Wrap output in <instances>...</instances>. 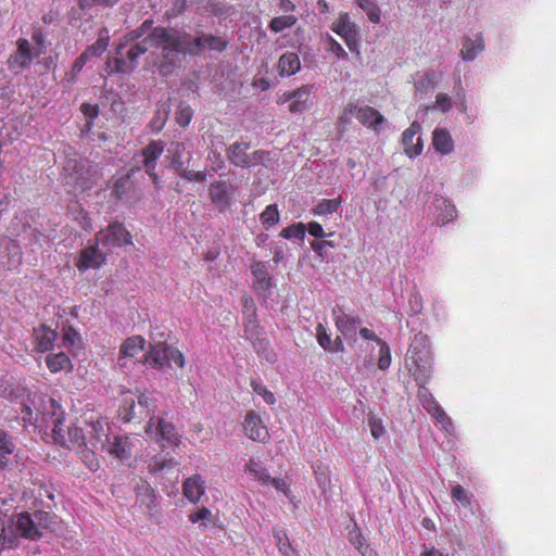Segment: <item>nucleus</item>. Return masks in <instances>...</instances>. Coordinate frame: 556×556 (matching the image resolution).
<instances>
[{"label": "nucleus", "mask_w": 556, "mask_h": 556, "mask_svg": "<svg viewBox=\"0 0 556 556\" xmlns=\"http://www.w3.org/2000/svg\"><path fill=\"white\" fill-rule=\"evenodd\" d=\"M149 40L161 49L157 70L163 77L169 76L180 65L179 54H189L191 35L174 27L156 26L149 33Z\"/></svg>", "instance_id": "1"}, {"label": "nucleus", "mask_w": 556, "mask_h": 556, "mask_svg": "<svg viewBox=\"0 0 556 556\" xmlns=\"http://www.w3.org/2000/svg\"><path fill=\"white\" fill-rule=\"evenodd\" d=\"M22 419L25 424L37 425L46 424L51 427L52 439L55 443L64 445L67 443L66 430L63 428L64 413L59 403L41 394L28 395L22 404Z\"/></svg>", "instance_id": "2"}, {"label": "nucleus", "mask_w": 556, "mask_h": 556, "mask_svg": "<svg viewBox=\"0 0 556 556\" xmlns=\"http://www.w3.org/2000/svg\"><path fill=\"white\" fill-rule=\"evenodd\" d=\"M426 325L414 331L412 343L406 352V365L416 382H429L432 376V348L429 337L424 333Z\"/></svg>", "instance_id": "3"}, {"label": "nucleus", "mask_w": 556, "mask_h": 556, "mask_svg": "<svg viewBox=\"0 0 556 556\" xmlns=\"http://www.w3.org/2000/svg\"><path fill=\"white\" fill-rule=\"evenodd\" d=\"M97 168L77 154L68 155L63 166L64 184L73 191L90 189L97 177Z\"/></svg>", "instance_id": "4"}, {"label": "nucleus", "mask_w": 556, "mask_h": 556, "mask_svg": "<svg viewBox=\"0 0 556 556\" xmlns=\"http://www.w3.org/2000/svg\"><path fill=\"white\" fill-rule=\"evenodd\" d=\"M427 383L428 382H417L419 387L417 391V399L434 421L440 425L441 430H443L446 435H455L456 429L454 421L448 417L447 413L444 412L443 407L433 396V393L430 392L429 388H427Z\"/></svg>", "instance_id": "5"}, {"label": "nucleus", "mask_w": 556, "mask_h": 556, "mask_svg": "<svg viewBox=\"0 0 556 556\" xmlns=\"http://www.w3.org/2000/svg\"><path fill=\"white\" fill-rule=\"evenodd\" d=\"M425 212L432 223L440 225V227L453 222L457 216L455 204L441 193H434L432 200L426 204Z\"/></svg>", "instance_id": "6"}, {"label": "nucleus", "mask_w": 556, "mask_h": 556, "mask_svg": "<svg viewBox=\"0 0 556 556\" xmlns=\"http://www.w3.org/2000/svg\"><path fill=\"white\" fill-rule=\"evenodd\" d=\"M406 313L408 316L407 326L412 331H416L421 324H427L422 317L424 299L416 283L413 285L412 290L408 293Z\"/></svg>", "instance_id": "7"}, {"label": "nucleus", "mask_w": 556, "mask_h": 556, "mask_svg": "<svg viewBox=\"0 0 556 556\" xmlns=\"http://www.w3.org/2000/svg\"><path fill=\"white\" fill-rule=\"evenodd\" d=\"M402 144L407 156L415 157L424 151V138L419 122L410 123L402 134Z\"/></svg>", "instance_id": "8"}, {"label": "nucleus", "mask_w": 556, "mask_h": 556, "mask_svg": "<svg viewBox=\"0 0 556 556\" xmlns=\"http://www.w3.org/2000/svg\"><path fill=\"white\" fill-rule=\"evenodd\" d=\"M131 236L119 223H113L108 226L106 230L98 233L97 239L103 245H116L121 247L124 244H130Z\"/></svg>", "instance_id": "9"}, {"label": "nucleus", "mask_w": 556, "mask_h": 556, "mask_svg": "<svg viewBox=\"0 0 556 556\" xmlns=\"http://www.w3.org/2000/svg\"><path fill=\"white\" fill-rule=\"evenodd\" d=\"M243 430L245 435L256 442H266L269 433L263 424L260 415L254 410H249L244 417Z\"/></svg>", "instance_id": "10"}, {"label": "nucleus", "mask_w": 556, "mask_h": 556, "mask_svg": "<svg viewBox=\"0 0 556 556\" xmlns=\"http://www.w3.org/2000/svg\"><path fill=\"white\" fill-rule=\"evenodd\" d=\"M191 48L189 50L190 55H197L203 52L206 48L210 50L222 52L227 48V41L222 37L202 34L199 37L193 38L191 36Z\"/></svg>", "instance_id": "11"}, {"label": "nucleus", "mask_w": 556, "mask_h": 556, "mask_svg": "<svg viewBox=\"0 0 556 556\" xmlns=\"http://www.w3.org/2000/svg\"><path fill=\"white\" fill-rule=\"evenodd\" d=\"M210 199L219 211H224L230 205L233 195V188L225 180H218L211 184L208 188Z\"/></svg>", "instance_id": "12"}, {"label": "nucleus", "mask_w": 556, "mask_h": 556, "mask_svg": "<svg viewBox=\"0 0 556 556\" xmlns=\"http://www.w3.org/2000/svg\"><path fill=\"white\" fill-rule=\"evenodd\" d=\"M168 159L170 160V166L176 173L180 174L185 168L189 166L191 160V153L185 142H172L167 149Z\"/></svg>", "instance_id": "13"}, {"label": "nucleus", "mask_w": 556, "mask_h": 556, "mask_svg": "<svg viewBox=\"0 0 556 556\" xmlns=\"http://www.w3.org/2000/svg\"><path fill=\"white\" fill-rule=\"evenodd\" d=\"M18 530L13 517L0 515V545L1 547L15 548L18 546Z\"/></svg>", "instance_id": "14"}, {"label": "nucleus", "mask_w": 556, "mask_h": 556, "mask_svg": "<svg viewBox=\"0 0 556 556\" xmlns=\"http://www.w3.org/2000/svg\"><path fill=\"white\" fill-rule=\"evenodd\" d=\"M332 30L341 36L350 49L356 45L357 27L350 21L348 13H341L339 18L333 23Z\"/></svg>", "instance_id": "15"}, {"label": "nucleus", "mask_w": 556, "mask_h": 556, "mask_svg": "<svg viewBox=\"0 0 556 556\" xmlns=\"http://www.w3.org/2000/svg\"><path fill=\"white\" fill-rule=\"evenodd\" d=\"M16 529L22 538L38 540L42 536V531L38 529L36 519L28 513L16 516Z\"/></svg>", "instance_id": "16"}, {"label": "nucleus", "mask_w": 556, "mask_h": 556, "mask_svg": "<svg viewBox=\"0 0 556 556\" xmlns=\"http://www.w3.org/2000/svg\"><path fill=\"white\" fill-rule=\"evenodd\" d=\"M86 438L88 446H91L96 450L103 451L106 448L109 443L108 433L100 420L88 425Z\"/></svg>", "instance_id": "17"}, {"label": "nucleus", "mask_w": 556, "mask_h": 556, "mask_svg": "<svg viewBox=\"0 0 556 556\" xmlns=\"http://www.w3.org/2000/svg\"><path fill=\"white\" fill-rule=\"evenodd\" d=\"M146 340L141 336L127 338L119 348L118 365L126 366V358L135 357L144 350Z\"/></svg>", "instance_id": "18"}, {"label": "nucleus", "mask_w": 556, "mask_h": 556, "mask_svg": "<svg viewBox=\"0 0 556 556\" xmlns=\"http://www.w3.org/2000/svg\"><path fill=\"white\" fill-rule=\"evenodd\" d=\"M482 50H484V37L482 33H477L473 38H464L460 58H463L464 61H473Z\"/></svg>", "instance_id": "19"}, {"label": "nucleus", "mask_w": 556, "mask_h": 556, "mask_svg": "<svg viewBox=\"0 0 556 556\" xmlns=\"http://www.w3.org/2000/svg\"><path fill=\"white\" fill-rule=\"evenodd\" d=\"M432 144L434 151L440 154H451L455 149V142L447 128H434L432 131Z\"/></svg>", "instance_id": "20"}, {"label": "nucleus", "mask_w": 556, "mask_h": 556, "mask_svg": "<svg viewBox=\"0 0 556 556\" xmlns=\"http://www.w3.org/2000/svg\"><path fill=\"white\" fill-rule=\"evenodd\" d=\"M164 151V143L161 140L150 142L142 151L144 157L143 163L147 173L156 180L157 176L153 173L155 168V161Z\"/></svg>", "instance_id": "21"}, {"label": "nucleus", "mask_w": 556, "mask_h": 556, "mask_svg": "<svg viewBox=\"0 0 556 556\" xmlns=\"http://www.w3.org/2000/svg\"><path fill=\"white\" fill-rule=\"evenodd\" d=\"M250 149V144L248 142H236L231 144L228 149V157L230 162L240 167H251L253 166V161L251 156L247 153Z\"/></svg>", "instance_id": "22"}, {"label": "nucleus", "mask_w": 556, "mask_h": 556, "mask_svg": "<svg viewBox=\"0 0 556 556\" xmlns=\"http://www.w3.org/2000/svg\"><path fill=\"white\" fill-rule=\"evenodd\" d=\"M313 86H302L294 91H292L291 94L288 96V99L291 100V103L289 105V110L292 113H301L307 110L308 108V99L312 93Z\"/></svg>", "instance_id": "23"}, {"label": "nucleus", "mask_w": 556, "mask_h": 556, "mask_svg": "<svg viewBox=\"0 0 556 556\" xmlns=\"http://www.w3.org/2000/svg\"><path fill=\"white\" fill-rule=\"evenodd\" d=\"M182 490L190 502L197 503L204 494L205 482L200 475H194L185 480Z\"/></svg>", "instance_id": "24"}, {"label": "nucleus", "mask_w": 556, "mask_h": 556, "mask_svg": "<svg viewBox=\"0 0 556 556\" xmlns=\"http://www.w3.org/2000/svg\"><path fill=\"white\" fill-rule=\"evenodd\" d=\"M251 269L255 277L254 289L257 292L266 293L271 288V278L267 271L266 265L262 262H255Z\"/></svg>", "instance_id": "25"}, {"label": "nucleus", "mask_w": 556, "mask_h": 556, "mask_svg": "<svg viewBox=\"0 0 556 556\" xmlns=\"http://www.w3.org/2000/svg\"><path fill=\"white\" fill-rule=\"evenodd\" d=\"M333 314L336 315L337 328L341 333L344 337H353L356 332L357 325L361 324V320L358 318L351 317L343 312L338 314L336 309H333Z\"/></svg>", "instance_id": "26"}, {"label": "nucleus", "mask_w": 556, "mask_h": 556, "mask_svg": "<svg viewBox=\"0 0 556 556\" xmlns=\"http://www.w3.org/2000/svg\"><path fill=\"white\" fill-rule=\"evenodd\" d=\"M167 349L168 344L164 342L151 345L146 355V362L155 367H163L164 365H167Z\"/></svg>", "instance_id": "27"}, {"label": "nucleus", "mask_w": 556, "mask_h": 556, "mask_svg": "<svg viewBox=\"0 0 556 556\" xmlns=\"http://www.w3.org/2000/svg\"><path fill=\"white\" fill-rule=\"evenodd\" d=\"M34 337L36 341V350L39 352H46L52 348L58 334L54 330L42 326L35 330Z\"/></svg>", "instance_id": "28"}, {"label": "nucleus", "mask_w": 556, "mask_h": 556, "mask_svg": "<svg viewBox=\"0 0 556 556\" xmlns=\"http://www.w3.org/2000/svg\"><path fill=\"white\" fill-rule=\"evenodd\" d=\"M356 117L363 125L374 128L375 130H377V126L382 122L381 114L368 105L357 109Z\"/></svg>", "instance_id": "29"}, {"label": "nucleus", "mask_w": 556, "mask_h": 556, "mask_svg": "<svg viewBox=\"0 0 556 556\" xmlns=\"http://www.w3.org/2000/svg\"><path fill=\"white\" fill-rule=\"evenodd\" d=\"M138 501L147 508L152 509L156 506V496L154 490L146 480H140L136 486Z\"/></svg>", "instance_id": "30"}, {"label": "nucleus", "mask_w": 556, "mask_h": 556, "mask_svg": "<svg viewBox=\"0 0 556 556\" xmlns=\"http://www.w3.org/2000/svg\"><path fill=\"white\" fill-rule=\"evenodd\" d=\"M278 67L281 75L290 76L295 74L301 67L298 54L292 52L282 54L279 59Z\"/></svg>", "instance_id": "31"}, {"label": "nucleus", "mask_w": 556, "mask_h": 556, "mask_svg": "<svg viewBox=\"0 0 556 556\" xmlns=\"http://www.w3.org/2000/svg\"><path fill=\"white\" fill-rule=\"evenodd\" d=\"M156 434L160 435L162 440L175 445H178L180 442L175 426L172 422L164 420L163 418L157 420Z\"/></svg>", "instance_id": "32"}, {"label": "nucleus", "mask_w": 556, "mask_h": 556, "mask_svg": "<svg viewBox=\"0 0 556 556\" xmlns=\"http://www.w3.org/2000/svg\"><path fill=\"white\" fill-rule=\"evenodd\" d=\"M134 187V182L130 180V175L126 174L115 180L112 194L117 200H127L128 194Z\"/></svg>", "instance_id": "33"}, {"label": "nucleus", "mask_w": 556, "mask_h": 556, "mask_svg": "<svg viewBox=\"0 0 556 556\" xmlns=\"http://www.w3.org/2000/svg\"><path fill=\"white\" fill-rule=\"evenodd\" d=\"M153 28L154 26L152 20L144 21L138 28L126 34V36L124 37L125 43L118 46L117 53H121V50L125 47V45L130 43L132 41H137L140 38H144L146 36H148V34L151 33V29Z\"/></svg>", "instance_id": "34"}, {"label": "nucleus", "mask_w": 556, "mask_h": 556, "mask_svg": "<svg viewBox=\"0 0 556 556\" xmlns=\"http://www.w3.org/2000/svg\"><path fill=\"white\" fill-rule=\"evenodd\" d=\"M451 496L452 501L457 504V506L469 507V509H471L473 494L466 491L465 486L459 485V483L452 485Z\"/></svg>", "instance_id": "35"}, {"label": "nucleus", "mask_w": 556, "mask_h": 556, "mask_svg": "<svg viewBox=\"0 0 556 556\" xmlns=\"http://www.w3.org/2000/svg\"><path fill=\"white\" fill-rule=\"evenodd\" d=\"M256 328H257V326H256V320H255V314L252 313L251 315H249L247 317V319L244 321V334H245V338L253 343L254 349L258 351V346L263 348L264 342H263V340L258 339Z\"/></svg>", "instance_id": "36"}, {"label": "nucleus", "mask_w": 556, "mask_h": 556, "mask_svg": "<svg viewBox=\"0 0 556 556\" xmlns=\"http://www.w3.org/2000/svg\"><path fill=\"white\" fill-rule=\"evenodd\" d=\"M65 435L67 443L63 446L67 448L83 447L87 443L86 434L77 427H67Z\"/></svg>", "instance_id": "37"}, {"label": "nucleus", "mask_w": 556, "mask_h": 556, "mask_svg": "<svg viewBox=\"0 0 556 556\" xmlns=\"http://www.w3.org/2000/svg\"><path fill=\"white\" fill-rule=\"evenodd\" d=\"M106 450L110 454H113L121 459H125L130 456L127 439L115 437L114 442L108 443Z\"/></svg>", "instance_id": "38"}, {"label": "nucleus", "mask_w": 556, "mask_h": 556, "mask_svg": "<svg viewBox=\"0 0 556 556\" xmlns=\"http://www.w3.org/2000/svg\"><path fill=\"white\" fill-rule=\"evenodd\" d=\"M438 84V75L435 72H428L422 75L419 80L415 81V91L419 94H426L429 90L434 89Z\"/></svg>", "instance_id": "39"}, {"label": "nucleus", "mask_w": 556, "mask_h": 556, "mask_svg": "<svg viewBox=\"0 0 556 556\" xmlns=\"http://www.w3.org/2000/svg\"><path fill=\"white\" fill-rule=\"evenodd\" d=\"M100 257L101 254H99L96 249H85L80 254L78 268L85 270L89 267H98L101 263L99 261Z\"/></svg>", "instance_id": "40"}, {"label": "nucleus", "mask_w": 556, "mask_h": 556, "mask_svg": "<svg viewBox=\"0 0 556 556\" xmlns=\"http://www.w3.org/2000/svg\"><path fill=\"white\" fill-rule=\"evenodd\" d=\"M245 470L254 476L262 484L268 485L271 481V477L266 470V468L262 467L260 463L250 459L245 466Z\"/></svg>", "instance_id": "41"}, {"label": "nucleus", "mask_w": 556, "mask_h": 556, "mask_svg": "<svg viewBox=\"0 0 556 556\" xmlns=\"http://www.w3.org/2000/svg\"><path fill=\"white\" fill-rule=\"evenodd\" d=\"M109 45V36L108 31L103 29L98 38V40L89 46L83 53L87 54V58L90 59L92 56L101 55L108 48Z\"/></svg>", "instance_id": "42"}, {"label": "nucleus", "mask_w": 556, "mask_h": 556, "mask_svg": "<svg viewBox=\"0 0 556 556\" xmlns=\"http://www.w3.org/2000/svg\"><path fill=\"white\" fill-rule=\"evenodd\" d=\"M47 366L52 372L65 369L70 365V358L63 352L48 355L46 359Z\"/></svg>", "instance_id": "43"}, {"label": "nucleus", "mask_w": 556, "mask_h": 556, "mask_svg": "<svg viewBox=\"0 0 556 556\" xmlns=\"http://www.w3.org/2000/svg\"><path fill=\"white\" fill-rule=\"evenodd\" d=\"M314 475L318 486L323 490V493L326 494L331 484L328 467L321 464L316 465L314 467Z\"/></svg>", "instance_id": "44"}, {"label": "nucleus", "mask_w": 556, "mask_h": 556, "mask_svg": "<svg viewBox=\"0 0 556 556\" xmlns=\"http://www.w3.org/2000/svg\"><path fill=\"white\" fill-rule=\"evenodd\" d=\"M298 18L294 15H282L274 17L269 23V28L274 33H280L286 28L292 27Z\"/></svg>", "instance_id": "45"}, {"label": "nucleus", "mask_w": 556, "mask_h": 556, "mask_svg": "<svg viewBox=\"0 0 556 556\" xmlns=\"http://www.w3.org/2000/svg\"><path fill=\"white\" fill-rule=\"evenodd\" d=\"M100 450H96V448H92L91 446H88V444L86 443V445H83V450L80 451V454H81V459L83 462L85 463V465L90 469V470H98L99 469V462L96 457V454L99 452Z\"/></svg>", "instance_id": "46"}, {"label": "nucleus", "mask_w": 556, "mask_h": 556, "mask_svg": "<svg viewBox=\"0 0 556 556\" xmlns=\"http://www.w3.org/2000/svg\"><path fill=\"white\" fill-rule=\"evenodd\" d=\"M431 316L437 323H444L447 318V308L441 298H432L431 300Z\"/></svg>", "instance_id": "47"}, {"label": "nucleus", "mask_w": 556, "mask_h": 556, "mask_svg": "<svg viewBox=\"0 0 556 556\" xmlns=\"http://www.w3.org/2000/svg\"><path fill=\"white\" fill-rule=\"evenodd\" d=\"M341 204L340 199H324L313 210L315 215L331 214L338 210Z\"/></svg>", "instance_id": "48"}, {"label": "nucleus", "mask_w": 556, "mask_h": 556, "mask_svg": "<svg viewBox=\"0 0 556 556\" xmlns=\"http://www.w3.org/2000/svg\"><path fill=\"white\" fill-rule=\"evenodd\" d=\"M357 3L372 23L380 21V9L374 0H357Z\"/></svg>", "instance_id": "49"}, {"label": "nucleus", "mask_w": 556, "mask_h": 556, "mask_svg": "<svg viewBox=\"0 0 556 556\" xmlns=\"http://www.w3.org/2000/svg\"><path fill=\"white\" fill-rule=\"evenodd\" d=\"M16 53H18V58H22V61L20 63V70L27 67L30 64L31 60H33V56H31V53H30V46H29L28 40L20 39L17 41V51H16Z\"/></svg>", "instance_id": "50"}, {"label": "nucleus", "mask_w": 556, "mask_h": 556, "mask_svg": "<svg viewBox=\"0 0 556 556\" xmlns=\"http://www.w3.org/2000/svg\"><path fill=\"white\" fill-rule=\"evenodd\" d=\"M34 517L36 519L39 530H41V529H48L51 531L54 530V527H53L55 525L54 517L52 515H50L49 513L42 511V510H37L34 513Z\"/></svg>", "instance_id": "51"}, {"label": "nucleus", "mask_w": 556, "mask_h": 556, "mask_svg": "<svg viewBox=\"0 0 556 556\" xmlns=\"http://www.w3.org/2000/svg\"><path fill=\"white\" fill-rule=\"evenodd\" d=\"M193 116V110L190 105L180 103L178 105L177 112H176V122L181 127H186L189 125Z\"/></svg>", "instance_id": "52"}, {"label": "nucleus", "mask_w": 556, "mask_h": 556, "mask_svg": "<svg viewBox=\"0 0 556 556\" xmlns=\"http://www.w3.org/2000/svg\"><path fill=\"white\" fill-rule=\"evenodd\" d=\"M261 220L266 227H270L278 223L279 212L276 204L268 205L261 214Z\"/></svg>", "instance_id": "53"}, {"label": "nucleus", "mask_w": 556, "mask_h": 556, "mask_svg": "<svg viewBox=\"0 0 556 556\" xmlns=\"http://www.w3.org/2000/svg\"><path fill=\"white\" fill-rule=\"evenodd\" d=\"M280 236L286 239H303L305 236V226L302 223L288 226L285 229H282Z\"/></svg>", "instance_id": "54"}, {"label": "nucleus", "mask_w": 556, "mask_h": 556, "mask_svg": "<svg viewBox=\"0 0 556 556\" xmlns=\"http://www.w3.org/2000/svg\"><path fill=\"white\" fill-rule=\"evenodd\" d=\"M453 106V100L447 93H438L437 100L432 105V110H440L441 112H450Z\"/></svg>", "instance_id": "55"}, {"label": "nucleus", "mask_w": 556, "mask_h": 556, "mask_svg": "<svg viewBox=\"0 0 556 556\" xmlns=\"http://www.w3.org/2000/svg\"><path fill=\"white\" fill-rule=\"evenodd\" d=\"M356 110H357L356 105H354L352 103L348 104L344 108L342 114L339 116V130L340 131L344 130V126L350 123L352 116L354 115V113H356Z\"/></svg>", "instance_id": "56"}, {"label": "nucleus", "mask_w": 556, "mask_h": 556, "mask_svg": "<svg viewBox=\"0 0 556 556\" xmlns=\"http://www.w3.org/2000/svg\"><path fill=\"white\" fill-rule=\"evenodd\" d=\"M170 362L175 363L180 368H182L185 366V357H184L182 353L179 350L168 345V349H167V365Z\"/></svg>", "instance_id": "57"}, {"label": "nucleus", "mask_w": 556, "mask_h": 556, "mask_svg": "<svg viewBox=\"0 0 556 556\" xmlns=\"http://www.w3.org/2000/svg\"><path fill=\"white\" fill-rule=\"evenodd\" d=\"M251 387L253 388V390L257 394H260V395H262L264 397L266 403H268V404H274L275 403L274 394L270 391H268L265 387H263L262 384L257 383L255 380L251 381Z\"/></svg>", "instance_id": "58"}, {"label": "nucleus", "mask_w": 556, "mask_h": 556, "mask_svg": "<svg viewBox=\"0 0 556 556\" xmlns=\"http://www.w3.org/2000/svg\"><path fill=\"white\" fill-rule=\"evenodd\" d=\"M317 339H318V343L325 349V350H329L331 349V340H330V337L328 336L325 327L321 325V324H318L317 326Z\"/></svg>", "instance_id": "59"}, {"label": "nucleus", "mask_w": 556, "mask_h": 556, "mask_svg": "<svg viewBox=\"0 0 556 556\" xmlns=\"http://www.w3.org/2000/svg\"><path fill=\"white\" fill-rule=\"evenodd\" d=\"M182 178L189 180V181H199V182H202L206 179V174L205 172H193V170H188L187 168H185L180 174H179Z\"/></svg>", "instance_id": "60"}, {"label": "nucleus", "mask_w": 556, "mask_h": 556, "mask_svg": "<svg viewBox=\"0 0 556 556\" xmlns=\"http://www.w3.org/2000/svg\"><path fill=\"white\" fill-rule=\"evenodd\" d=\"M368 422L370 427V431L372 437L378 440L382 433V425L380 422V419L375 418L372 413H369L368 415Z\"/></svg>", "instance_id": "61"}, {"label": "nucleus", "mask_w": 556, "mask_h": 556, "mask_svg": "<svg viewBox=\"0 0 556 556\" xmlns=\"http://www.w3.org/2000/svg\"><path fill=\"white\" fill-rule=\"evenodd\" d=\"M212 518V513L206 507H201L197 511L190 514L189 520L193 523L200 520H210Z\"/></svg>", "instance_id": "62"}, {"label": "nucleus", "mask_w": 556, "mask_h": 556, "mask_svg": "<svg viewBox=\"0 0 556 556\" xmlns=\"http://www.w3.org/2000/svg\"><path fill=\"white\" fill-rule=\"evenodd\" d=\"M275 536L277 539V546L279 552L283 556H289V551L291 549V544L288 541L287 535L283 533L282 535L280 533H275Z\"/></svg>", "instance_id": "63"}, {"label": "nucleus", "mask_w": 556, "mask_h": 556, "mask_svg": "<svg viewBox=\"0 0 556 556\" xmlns=\"http://www.w3.org/2000/svg\"><path fill=\"white\" fill-rule=\"evenodd\" d=\"M114 64H115V66L113 70L110 71V74L130 72L135 67V65H131L129 62L125 61L124 59H115Z\"/></svg>", "instance_id": "64"}]
</instances>
